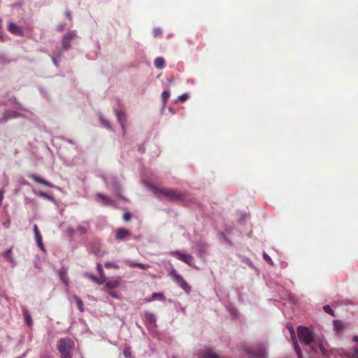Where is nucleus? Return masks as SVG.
Here are the masks:
<instances>
[{
  "mask_svg": "<svg viewBox=\"0 0 358 358\" xmlns=\"http://www.w3.org/2000/svg\"><path fill=\"white\" fill-rule=\"evenodd\" d=\"M75 348V343L71 338H62L57 343V348L61 358H73L72 352Z\"/></svg>",
  "mask_w": 358,
  "mask_h": 358,
  "instance_id": "obj_1",
  "label": "nucleus"
},
{
  "mask_svg": "<svg viewBox=\"0 0 358 358\" xmlns=\"http://www.w3.org/2000/svg\"><path fill=\"white\" fill-rule=\"evenodd\" d=\"M155 193L159 197L162 196L166 198V199L176 201L178 200L182 199L184 196L180 192H178L173 189L168 188H161V189H155Z\"/></svg>",
  "mask_w": 358,
  "mask_h": 358,
  "instance_id": "obj_2",
  "label": "nucleus"
},
{
  "mask_svg": "<svg viewBox=\"0 0 358 358\" xmlns=\"http://www.w3.org/2000/svg\"><path fill=\"white\" fill-rule=\"evenodd\" d=\"M169 275L172 280L176 282L178 286L182 288L186 293H189L191 292V287L187 284L182 276L177 272L176 270L172 269L169 273Z\"/></svg>",
  "mask_w": 358,
  "mask_h": 358,
  "instance_id": "obj_3",
  "label": "nucleus"
},
{
  "mask_svg": "<svg viewBox=\"0 0 358 358\" xmlns=\"http://www.w3.org/2000/svg\"><path fill=\"white\" fill-rule=\"evenodd\" d=\"M299 341L305 345H310L313 341V336L308 328L300 326L297 329Z\"/></svg>",
  "mask_w": 358,
  "mask_h": 358,
  "instance_id": "obj_4",
  "label": "nucleus"
},
{
  "mask_svg": "<svg viewBox=\"0 0 358 358\" xmlns=\"http://www.w3.org/2000/svg\"><path fill=\"white\" fill-rule=\"evenodd\" d=\"M171 255L176 257L178 259L187 264L188 265H192L193 261V257L192 255L182 252L179 250L171 252Z\"/></svg>",
  "mask_w": 358,
  "mask_h": 358,
  "instance_id": "obj_5",
  "label": "nucleus"
},
{
  "mask_svg": "<svg viewBox=\"0 0 358 358\" xmlns=\"http://www.w3.org/2000/svg\"><path fill=\"white\" fill-rule=\"evenodd\" d=\"M131 236L129 230L124 228H118L115 231V240L124 241Z\"/></svg>",
  "mask_w": 358,
  "mask_h": 358,
  "instance_id": "obj_6",
  "label": "nucleus"
},
{
  "mask_svg": "<svg viewBox=\"0 0 358 358\" xmlns=\"http://www.w3.org/2000/svg\"><path fill=\"white\" fill-rule=\"evenodd\" d=\"M29 178H31V180H33L34 181H35L36 182L44 185L45 186H47V187H51V188L55 187V185L52 183H51V182H48V181H47V180H44V179H43V178H40L38 176H37L35 174L29 175Z\"/></svg>",
  "mask_w": 358,
  "mask_h": 358,
  "instance_id": "obj_7",
  "label": "nucleus"
},
{
  "mask_svg": "<svg viewBox=\"0 0 358 358\" xmlns=\"http://www.w3.org/2000/svg\"><path fill=\"white\" fill-rule=\"evenodd\" d=\"M106 287L108 289H114L117 287L120 283V278H113L108 281H106Z\"/></svg>",
  "mask_w": 358,
  "mask_h": 358,
  "instance_id": "obj_8",
  "label": "nucleus"
},
{
  "mask_svg": "<svg viewBox=\"0 0 358 358\" xmlns=\"http://www.w3.org/2000/svg\"><path fill=\"white\" fill-rule=\"evenodd\" d=\"M8 31L17 36H22L23 31L22 29L14 23H10L8 25Z\"/></svg>",
  "mask_w": 358,
  "mask_h": 358,
  "instance_id": "obj_9",
  "label": "nucleus"
},
{
  "mask_svg": "<svg viewBox=\"0 0 358 358\" xmlns=\"http://www.w3.org/2000/svg\"><path fill=\"white\" fill-rule=\"evenodd\" d=\"M58 274L61 280L66 285H69V279L67 276V269L66 268H61L58 271Z\"/></svg>",
  "mask_w": 358,
  "mask_h": 358,
  "instance_id": "obj_10",
  "label": "nucleus"
},
{
  "mask_svg": "<svg viewBox=\"0 0 358 358\" xmlns=\"http://www.w3.org/2000/svg\"><path fill=\"white\" fill-rule=\"evenodd\" d=\"M115 115L117 116V118L118 120V122L121 124V127L123 130H124V123L126 121V114L124 111L122 110H115Z\"/></svg>",
  "mask_w": 358,
  "mask_h": 358,
  "instance_id": "obj_11",
  "label": "nucleus"
},
{
  "mask_svg": "<svg viewBox=\"0 0 358 358\" xmlns=\"http://www.w3.org/2000/svg\"><path fill=\"white\" fill-rule=\"evenodd\" d=\"M292 341L293 342L295 351H296V354L298 355L299 358H301V351L300 347L297 343L294 330L292 331Z\"/></svg>",
  "mask_w": 358,
  "mask_h": 358,
  "instance_id": "obj_12",
  "label": "nucleus"
},
{
  "mask_svg": "<svg viewBox=\"0 0 358 358\" xmlns=\"http://www.w3.org/2000/svg\"><path fill=\"white\" fill-rule=\"evenodd\" d=\"M144 317L147 323L150 324H155L156 323V317L155 315L150 312H145Z\"/></svg>",
  "mask_w": 358,
  "mask_h": 358,
  "instance_id": "obj_13",
  "label": "nucleus"
},
{
  "mask_svg": "<svg viewBox=\"0 0 358 358\" xmlns=\"http://www.w3.org/2000/svg\"><path fill=\"white\" fill-rule=\"evenodd\" d=\"M3 257L6 259V261L11 263L13 264V266H14L15 264V259H13V255H12V249L11 248L7 250L4 252Z\"/></svg>",
  "mask_w": 358,
  "mask_h": 358,
  "instance_id": "obj_14",
  "label": "nucleus"
},
{
  "mask_svg": "<svg viewBox=\"0 0 358 358\" xmlns=\"http://www.w3.org/2000/svg\"><path fill=\"white\" fill-rule=\"evenodd\" d=\"M22 313L26 324L30 327L33 323L31 315L27 309H23Z\"/></svg>",
  "mask_w": 358,
  "mask_h": 358,
  "instance_id": "obj_15",
  "label": "nucleus"
},
{
  "mask_svg": "<svg viewBox=\"0 0 358 358\" xmlns=\"http://www.w3.org/2000/svg\"><path fill=\"white\" fill-rule=\"evenodd\" d=\"M87 276L93 282H96L98 285H102L106 282V277L97 278L91 274H87Z\"/></svg>",
  "mask_w": 358,
  "mask_h": 358,
  "instance_id": "obj_16",
  "label": "nucleus"
},
{
  "mask_svg": "<svg viewBox=\"0 0 358 358\" xmlns=\"http://www.w3.org/2000/svg\"><path fill=\"white\" fill-rule=\"evenodd\" d=\"M159 299L160 301H164L165 296L162 293H153L151 296V298L149 299H146V302H151L154 300Z\"/></svg>",
  "mask_w": 358,
  "mask_h": 358,
  "instance_id": "obj_17",
  "label": "nucleus"
},
{
  "mask_svg": "<svg viewBox=\"0 0 358 358\" xmlns=\"http://www.w3.org/2000/svg\"><path fill=\"white\" fill-rule=\"evenodd\" d=\"M333 324L334 329L337 333H339L344 327L343 322L339 320H334Z\"/></svg>",
  "mask_w": 358,
  "mask_h": 358,
  "instance_id": "obj_18",
  "label": "nucleus"
},
{
  "mask_svg": "<svg viewBox=\"0 0 358 358\" xmlns=\"http://www.w3.org/2000/svg\"><path fill=\"white\" fill-rule=\"evenodd\" d=\"M87 226L79 224L76 227V231L80 234H85L89 229V223L87 222Z\"/></svg>",
  "mask_w": 358,
  "mask_h": 358,
  "instance_id": "obj_19",
  "label": "nucleus"
},
{
  "mask_svg": "<svg viewBox=\"0 0 358 358\" xmlns=\"http://www.w3.org/2000/svg\"><path fill=\"white\" fill-rule=\"evenodd\" d=\"M127 265L129 267H132V268L138 267V268H139L141 269H143V270H145V269H147L149 267L148 265H145V264H141V263H134V262H128Z\"/></svg>",
  "mask_w": 358,
  "mask_h": 358,
  "instance_id": "obj_20",
  "label": "nucleus"
},
{
  "mask_svg": "<svg viewBox=\"0 0 358 358\" xmlns=\"http://www.w3.org/2000/svg\"><path fill=\"white\" fill-rule=\"evenodd\" d=\"M164 59L162 57H157L155 59L154 64L157 69H162L164 66Z\"/></svg>",
  "mask_w": 358,
  "mask_h": 358,
  "instance_id": "obj_21",
  "label": "nucleus"
},
{
  "mask_svg": "<svg viewBox=\"0 0 358 358\" xmlns=\"http://www.w3.org/2000/svg\"><path fill=\"white\" fill-rule=\"evenodd\" d=\"M73 299L78 306V308L80 311L83 312L84 311V304L83 301L76 295L73 296Z\"/></svg>",
  "mask_w": 358,
  "mask_h": 358,
  "instance_id": "obj_22",
  "label": "nucleus"
},
{
  "mask_svg": "<svg viewBox=\"0 0 358 358\" xmlns=\"http://www.w3.org/2000/svg\"><path fill=\"white\" fill-rule=\"evenodd\" d=\"M96 197L103 201L106 204H110L111 203L110 199L104 195L103 194L98 193L96 194Z\"/></svg>",
  "mask_w": 358,
  "mask_h": 358,
  "instance_id": "obj_23",
  "label": "nucleus"
},
{
  "mask_svg": "<svg viewBox=\"0 0 358 358\" xmlns=\"http://www.w3.org/2000/svg\"><path fill=\"white\" fill-rule=\"evenodd\" d=\"M35 238H36V241L38 245V247L41 249V250H44V246H43V242H42V236L41 234V233L39 234H37L35 235Z\"/></svg>",
  "mask_w": 358,
  "mask_h": 358,
  "instance_id": "obj_24",
  "label": "nucleus"
},
{
  "mask_svg": "<svg viewBox=\"0 0 358 358\" xmlns=\"http://www.w3.org/2000/svg\"><path fill=\"white\" fill-rule=\"evenodd\" d=\"M76 37V31H72L64 36L63 38H66V40L71 41Z\"/></svg>",
  "mask_w": 358,
  "mask_h": 358,
  "instance_id": "obj_25",
  "label": "nucleus"
},
{
  "mask_svg": "<svg viewBox=\"0 0 358 358\" xmlns=\"http://www.w3.org/2000/svg\"><path fill=\"white\" fill-rule=\"evenodd\" d=\"M205 358H220L219 355L210 350L206 352L204 355Z\"/></svg>",
  "mask_w": 358,
  "mask_h": 358,
  "instance_id": "obj_26",
  "label": "nucleus"
},
{
  "mask_svg": "<svg viewBox=\"0 0 358 358\" xmlns=\"http://www.w3.org/2000/svg\"><path fill=\"white\" fill-rule=\"evenodd\" d=\"M169 96H170V92H168V91H164L162 94V99L164 102V104H166L168 99H169Z\"/></svg>",
  "mask_w": 358,
  "mask_h": 358,
  "instance_id": "obj_27",
  "label": "nucleus"
},
{
  "mask_svg": "<svg viewBox=\"0 0 358 358\" xmlns=\"http://www.w3.org/2000/svg\"><path fill=\"white\" fill-rule=\"evenodd\" d=\"M62 48L64 50H67L71 48L70 41L62 38Z\"/></svg>",
  "mask_w": 358,
  "mask_h": 358,
  "instance_id": "obj_28",
  "label": "nucleus"
},
{
  "mask_svg": "<svg viewBox=\"0 0 358 358\" xmlns=\"http://www.w3.org/2000/svg\"><path fill=\"white\" fill-rule=\"evenodd\" d=\"M323 309L324 310L325 313L332 315V316H334V310H332V308L329 306V305H326L323 307Z\"/></svg>",
  "mask_w": 358,
  "mask_h": 358,
  "instance_id": "obj_29",
  "label": "nucleus"
},
{
  "mask_svg": "<svg viewBox=\"0 0 358 358\" xmlns=\"http://www.w3.org/2000/svg\"><path fill=\"white\" fill-rule=\"evenodd\" d=\"M104 266L107 268H115V269L119 268L118 265H117L116 264L113 263V262H106V263H105Z\"/></svg>",
  "mask_w": 358,
  "mask_h": 358,
  "instance_id": "obj_30",
  "label": "nucleus"
},
{
  "mask_svg": "<svg viewBox=\"0 0 358 358\" xmlns=\"http://www.w3.org/2000/svg\"><path fill=\"white\" fill-rule=\"evenodd\" d=\"M96 269H97V271L99 272L101 277H106L105 273L103 270V268H102V265L101 264H99V263L97 264Z\"/></svg>",
  "mask_w": 358,
  "mask_h": 358,
  "instance_id": "obj_31",
  "label": "nucleus"
},
{
  "mask_svg": "<svg viewBox=\"0 0 358 358\" xmlns=\"http://www.w3.org/2000/svg\"><path fill=\"white\" fill-rule=\"evenodd\" d=\"M347 356L349 357L358 358V348H354L352 353L348 352Z\"/></svg>",
  "mask_w": 358,
  "mask_h": 358,
  "instance_id": "obj_32",
  "label": "nucleus"
},
{
  "mask_svg": "<svg viewBox=\"0 0 358 358\" xmlns=\"http://www.w3.org/2000/svg\"><path fill=\"white\" fill-rule=\"evenodd\" d=\"M188 97H189L188 94H183L180 95V96H178V100L182 102H184L188 99Z\"/></svg>",
  "mask_w": 358,
  "mask_h": 358,
  "instance_id": "obj_33",
  "label": "nucleus"
},
{
  "mask_svg": "<svg viewBox=\"0 0 358 358\" xmlns=\"http://www.w3.org/2000/svg\"><path fill=\"white\" fill-rule=\"evenodd\" d=\"M124 356L126 358H131V352L129 349H126L123 352Z\"/></svg>",
  "mask_w": 358,
  "mask_h": 358,
  "instance_id": "obj_34",
  "label": "nucleus"
},
{
  "mask_svg": "<svg viewBox=\"0 0 358 358\" xmlns=\"http://www.w3.org/2000/svg\"><path fill=\"white\" fill-rule=\"evenodd\" d=\"M39 196H42L43 198L48 199L49 200H53V198L51 196L47 194L45 192H39Z\"/></svg>",
  "mask_w": 358,
  "mask_h": 358,
  "instance_id": "obj_35",
  "label": "nucleus"
},
{
  "mask_svg": "<svg viewBox=\"0 0 358 358\" xmlns=\"http://www.w3.org/2000/svg\"><path fill=\"white\" fill-rule=\"evenodd\" d=\"M131 217V215L130 213L129 212H127V213H124V215H123V219L125 220V221H129L130 220Z\"/></svg>",
  "mask_w": 358,
  "mask_h": 358,
  "instance_id": "obj_36",
  "label": "nucleus"
},
{
  "mask_svg": "<svg viewBox=\"0 0 358 358\" xmlns=\"http://www.w3.org/2000/svg\"><path fill=\"white\" fill-rule=\"evenodd\" d=\"M161 34H162V31L159 29H155L153 30V35L155 37H157V36H160Z\"/></svg>",
  "mask_w": 358,
  "mask_h": 358,
  "instance_id": "obj_37",
  "label": "nucleus"
},
{
  "mask_svg": "<svg viewBox=\"0 0 358 358\" xmlns=\"http://www.w3.org/2000/svg\"><path fill=\"white\" fill-rule=\"evenodd\" d=\"M4 193H5L4 189L3 188L1 189H0V206H1L2 201L3 199Z\"/></svg>",
  "mask_w": 358,
  "mask_h": 358,
  "instance_id": "obj_38",
  "label": "nucleus"
},
{
  "mask_svg": "<svg viewBox=\"0 0 358 358\" xmlns=\"http://www.w3.org/2000/svg\"><path fill=\"white\" fill-rule=\"evenodd\" d=\"M264 259L268 263H271L272 260L271 257L266 253L264 254Z\"/></svg>",
  "mask_w": 358,
  "mask_h": 358,
  "instance_id": "obj_39",
  "label": "nucleus"
},
{
  "mask_svg": "<svg viewBox=\"0 0 358 358\" xmlns=\"http://www.w3.org/2000/svg\"><path fill=\"white\" fill-rule=\"evenodd\" d=\"M108 294H109L110 296L113 297V298H115V299L118 298L117 294H116V292H114V291H109V292H108Z\"/></svg>",
  "mask_w": 358,
  "mask_h": 358,
  "instance_id": "obj_40",
  "label": "nucleus"
},
{
  "mask_svg": "<svg viewBox=\"0 0 358 358\" xmlns=\"http://www.w3.org/2000/svg\"><path fill=\"white\" fill-rule=\"evenodd\" d=\"M33 230H34V234H35V235H36V234H39V233H40V231H39V230H38V227H37V225H36V224H34V225Z\"/></svg>",
  "mask_w": 358,
  "mask_h": 358,
  "instance_id": "obj_41",
  "label": "nucleus"
},
{
  "mask_svg": "<svg viewBox=\"0 0 358 358\" xmlns=\"http://www.w3.org/2000/svg\"><path fill=\"white\" fill-rule=\"evenodd\" d=\"M319 348H320V350L322 352V354H323V355L326 354V350H325V348H324V347L323 345H320L319 346Z\"/></svg>",
  "mask_w": 358,
  "mask_h": 358,
  "instance_id": "obj_42",
  "label": "nucleus"
},
{
  "mask_svg": "<svg viewBox=\"0 0 358 358\" xmlns=\"http://www.w3.org/2000/svg\"><path fill=\"white\" fill-rule=\"evenodd\" d=\"M65 14H66V18H68L70 20H72V15H71V13L70 11H66Z\"/></svg>",
  "mask_w": 358,
  "mask_h": 358,
  "instance_id": "obj_43",
  "label": "nucleus"
},
{
  "mask_svg": "<svg viewBox=\"0 0 358 358\" xmlns=\"http://www.w3.org/2000/svg\"><path fill=\"white\" fill-rule=\"evenodd\" d=\"M265 357V352L264 350H261L259 352V358H264Z\"/></svg>",
  "mask_w": 358,
  "mask_h": 358,
  "instance_id": "obj_44",
  "label": "nucleus"
},
{
  "mask_svg": "<svg viewBox=\"0 0 358 358\" xmlns=\"http://www.w3.org/2000/svg\"><path fill=\"white\" fill-rule=\"evenodd\" d=\"M10 221L8 220L7 222H4L3 224V225L4 226L5 228H8L9 225H10Z\"/></svg>",
  "mask_w": 358,
  "mask_h": 358,
  "instance_id": "obj_45",
  "label": "nucleus"
},
{
  "mask_svg": "<svg viewBox=\"0 0 358 358\" xmlns=\"http://www.w3.org/2000/svg\"><path fill=\"white\" fill-rule=\"evenodd\" d=\"M353 341L358 342V336H355L353 337Z\"/></svg>",
  "mask_w": 358,
  "mask_h": 358,
  "instance_id": "obj_46",
  "label": "nucleus"
},
{
  "mask_svg": "<svg viewBox=\"0 0 358 358\" xmlns=\"http://www.w3.org/2000/svg\"><path fill=\"white\" fill-rule=\"evenodd\" d=\"M289 329L290 331V334L292 335V331L294 330V329L292 327H289Z\"/></svg>",
  "mask_w": 358,
  "mask_h": 358,
  "instance_id": "obj_47",
  "label": "nucleus"
},
{
  "mask_svg": "<svg viewBox=\"0 0 358 358\" xmlns=\"http://www.w3.org/2000/svg\"><path fill=\"white\" fill-rule=\"evenodd\" d=\"M289 329L290 331V334L292 335V331L294 330V329L292 327H289Z\"/></svg>",
  "mask_w": 358,
  "mask_h": 358,
  "instance_id": "obj_48",
  "label": "nucleus"
},
{
  "mask_svg": "<svg viewBox=\"0 0 358 358\" xmlns=\"http://www.w3.org/2000/svg\"><path fill=\"white\" fill-rule=\"evenodd\" d=\"M52 61L54 62L55 64H56V61L54 58L52 59Z\"/></svg>",
  "mask_w": 358,
  "mask_h": 358,
  "instance_id": "obj_49",
  "label": "nucleus"
}]
</instances>
